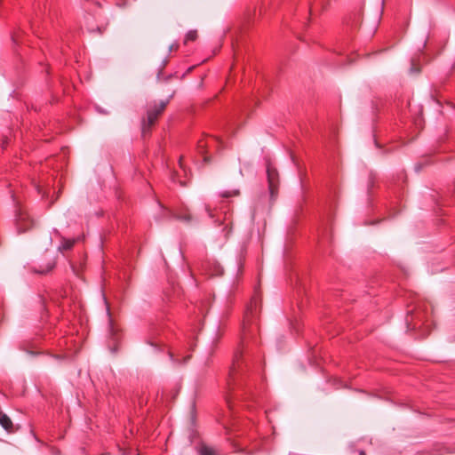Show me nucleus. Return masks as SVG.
I'll return each instance as SVG.
<instances>
[{"label": "nucleus", "mask_w": 455, "mask_h": 455, "mask_svg": "<svg viewBox=\"0 0 455 455\" xmlns=\"http://www.w3.org/2000/svg\"><path fill=\"white\" fill-rule=\"evenodd\" d=\"M261 310V298L255 294L246 307L242 330V348L235 355L227 379L229 393L243 387L246 377L251 371L255 359L253 347L258 345L259 316Z\"/></svg>", "instance_id": "1"}, {"label": "nucleus", "mask_w": 455, "mask_h": 455, "mask_svg": "<svg viewBox=\"0 0 455 455\" xmlns=\"http://www.w3.org/2000/svg\"><path fill=\"white\" fill-rule=\"evenodd\" d=\"M173 95L174 92H172L168 99L161 100L158 103L154 101L148 105L147 116L141 120V134L144 138L150 134L151 127L155 125L158 117L163 114Z\"/></svg>", "instance_id": "2"}, {"label": "nucleus", "mask_w": 455, "mask_h": 455, "mask_svg": "<svg viewBox=\"0 0 455 455\" xmlns=\"http://www.w3.org/2000/svg\"><path fill=\"white\" fill-rule=\"evenodd\" d=\"M204 210L211 219L216 218L214 221L218 223V226L225 225L224 230L232 224L231 213L228 210H221L219 212L212 209L209 204H205Z\"/></svg>", "instance_id": "3"}, {"label": "nucleus", "mask_w": 455, "mask_h": 455, "mask_svg": "<svg viewBox=\"0 0 455 455\" xmlns=\"http://www.w3.org/2000/svg\"><path fill=\"white\" fill-rule=\"evenodd\" d=\"M267 176L268 182V189L270 193L271 200H274L277 191H278V184H279V176L276 169L274 167L267 165Z\"/></svg>", "instance_id": "4"}, {"label": "nucleus", "mask_w": 455, "mask_h": 455, "mask_svg": "<svg viewBox=\"0 0 455 455\" xmlns=\"http://www.w3.org/2000/svg\"><path fill=\"white\" fill-rule=\"evenodd\" d=\"M34 225L33 220L26 213L20 212L16 217V227L19 233L26 232L30 229Z\"/></svg>", "instance_id": "5"}, {"label": "nucleus", "mask_w": 455, "mask_h": 455, "mask_svg": "<svg viewBox=\"0 0 455 455\" xmlns=\"http://www.w3.org/2000/svg\"><path fill=\"white\" fill-rule=\"evenodd\" d=\"M164 216L169 219H175L178 220H181L187 223H189L192 221L193 218L192 216L188 212H174L172 210L164 209Z\"/></svg>", "instance_id": "6"}, {"label": "nucleus", "mask_w": 455, "mask_h": 455, "mask_svg": "<svg viewBox=\"0 0 455 455\" xmlns=\"http://www.w3.org/2000/svg\"><path fill=\"white\" fill-rule=\"evenodd\" d=\"M0 425L8 433H14L16 431V427H14L10 417L7 416L5 413H4L1 410H0Z\"/></svg>", "instance_id": "7"}, {"label": "nucleus", "mask_w": 455, "mask_h": 455, "mask_svg": "<svg viewBox=\"0 0 455 455\" xmlns=\"http://www.w3.org/2000/svg\"><path fill=\"white\" fill-rule=\"evenodd\" d=\"M197 451L199 455H219L213 448L209 447L204 443H202L198 447Z\"/></svg>", "instance_id": "8"}, {"label": "nucleus", "mask_w": 455, "mask_h": 455, "mask_svg": "<svg viewBox=\"0 0 455 455\" xmlns=\"http://www.w3.org/2000/svg\"><path fill=\"white\" fill-rule=\"evenodd\" d=\"M74 244H75L74 239H67V238L62 237L61 244L59 247V249L60 251H68V250H70L74 246Z\"/></svg>", "instance_id": "9"}, {"label": "nucleus", "mask_w": 455, "mask_h": 455, "mask_svg": "<svg viewBox=\"0 0 455 455\" xmlns=\"http://www.w3.org/2000/svg\"><path fill=\"white\" fill-rule=\"evenodd\" d=\"M146 342L156 348H158L163 345L162 341L156 340L151 334L148 335V337L146 339Z\"/></svg>", "instance_id": "10"}, {"label": "nucleus", "mask_w": 455, "mask_h": 455, "mask_svg": "<svg viewBox=\"0 0 455 455\" xmlns=\"http://www.w3.org/2000/svg\"><path fill=\"white\" fill-rule=\"evenodd\" d=\"M197 38V31L190 30L187 33L184 40V44H187L189 41H196Z\"/></svg>", "instance_id": "11"}, {"label": "nucleus", "mask_w": 455, "mask_h": 455, "mask_svg": "<svg viewBox=\"0 0 455 455\" xmlns=\"http://www.w3.org/2000/svg\"><path fill=\"white\" fill-rule=\"evenodd\" d=\"M54 266H55L54 261H51L47 264L45 268L35 269V272L39 273V274H46V273L50 272L54 267Z\"/></svg>", "instance_id": "12"}, {"label": "nucleus", "mask_w": 455, "mask_h": 455, "mask_svg": "<svg viewBox=\"0 0 455 455\" xmlns=\"http://www.w3.org/2000/svg\"><path fill=\"white\" fill-rule=\"evenodd\" d=\"M239 195V190L226 191L220 194L221 197L228 198Z\"/></svg>", "instance_id": "13"}, {"label": "nucleus", "mask_w": 455, "mask_h": 455, "mask_svg": "<svg viewBox=\"0 0 455 455\" xmlns=\"http://www.w3.org/2000/svg\"><path fill=\"white\" fill-rule=\"evenodd\" d=\"M88 29H89V31L91 33H95L96 32V33H98L100 35H101L105 31V28L99 27V26H97L95 28H88Z\"/></svg>", "instance_id": "14"}, {"label": "nucleus", "mask_w": 455, "mask_h": 455, "mask_svg": "<svg viewBox=\"0 0 455 455\" xmlns=\"http://www.w3.org/2000/svg\"><path fill=\"white\" fill-rule=\"evenodd\" d=\"M20 38V31H15V32L12 33V40L13 41L14 44H19Z\"/></svg>", "instance_id": "15"}, {"label": "nucleus", "mask_w": 455, "mask_h": 455, "mask_svg": "<svg viewBox=\"0 0 455 455\" xmlns=\"http://www.w3.org/2000/svg\"><path fill=\"white\" fill-rule=\"evenodd\" d=\"M197 147L203 152V150L206 148V143L204 140H199Z\"/></svg>", "instance_id": "16"}, {"label": "nucleus", "mask_w": 455, "mask_h": 455, "mask_svg": "<svg viewBox=\"0 0 455 455\" xmlns=\"http://www.w3.org/2000/svg\"><path fill=\"white\" fill-rule=\"evenodd\" d=\"M179 47V44L177 43L175 44H172L171 46H170V51H172V50H177Z\"/></svg>", "instance_id": "17"}, {"label": "nucleus", "mask_w": 455, "mask_h": 455, "mask_svg": "<svg viewBox=\"0 0 455 455\" xmlns=\"http://www.w3.org/2000/svg\"><path fill=\"white\" fill-rule=\"evenodd\" d=\"M168 355H169V356H170V359H171L172 361L175 362V359H174L173 354H172V352H170V351H169V352H168Z\"/></svg>", "instance_id": "18"}, {"label": "nucleus", "mask_w": 455, "mask_h": 455, "mask_svg": "<svg viewBox=\"0 0 455 455\" xmlns=\"http://www.w3.org/2000/svg\"><path fill=\"white\" fill-rule=\"evenodd\" d=\"M161 75H162V69L159 70L158 74H157V80L160 81L161 80Z\"/></svg>", "instance_id": "19"}, {"label": "nucleus", "mask_w": 455, "mask_h": 455, "mask_svg": "<svg viewBox=\"0 0 455 455\" xmlns=\"http://www.w3.org/2000/svg\"><path fill=\"white\" fill-rule=\"evenodd\" d=\"M417 317H419V321H422L421 314L419 311L417 312Z\"/></svg>", "instance_id": "20"}, {"label": "nucleus", "mask_w": 455, "mask_h": 455, "mask_svg": "<svg viewBox=\"0 0 455 455\" xmlns=\"http://www.w3.org/2000/svg\"><path fill=\"white\" fill-rule=\"evenodd\" d=\"M172 76V75H169L168 76H166V77L164 78V80H165V81H168Z\"/></svg>", "instance_id": "21"}, {"label": "nucleus", "mask_w": 455, "mask_h": 455, "mask_svg": "<svg viewBox=\"0 0 455 455\" xmlns=\"http://www.w3.org/2000/svg\"><path fill=\"white\" fill-rule=\"evenodd\" d=\"M359 455H366V453H365V451H359Z\"/></svg>", "instance_id": "22"}, {"label": "nucleus", "mask_w": 455, "mask_h": 455, "mask_svg": "<svg viewBox=\"0 0 455 455\" xmlns=\"http://www.w3.org/2000/svg\"><path fill=\"white\" fill-rule=\"evenodd\" d=\"M226 399H227V403H228V404L230 406L229 397H227Z\"/></svg>", "instance_id": "23"}, {"label": "nucleus", "mask_w": 455, "mask_h": 455, "mask_svg": "<svg viewBox=\"0 0 455 455\" xmlns=\"http://www.w3.org/2000/svg\"><path fill=\"white\" fill-rule=\"evenodd\" d=\"M204 161H205V162H208V161H209V157L205 156V157H204Z\"/></svg>", "instance_id": "24"}, {"label": "nucleus", "mask_w": 455, "mask_h": 455, "mask_svg": "<svg viewBox=\"0 0 455 455\" xmlns=\"http://www.w3.org/2000/svg\"><path fill=\"white\" fill-rule=\"evenodd\" d=\"M417 327V323H413V328H416Z\"/></svg>", "instance_id": "25"}, {"label": "nucleus", "mask_w": 455, "mask_h": 455, "mask_svg": "<svg viewBox=\"0 0 455 455\" xmlns=\"http://www.w3.org/2000/svg\"><path fill=\"white\" fill-rule=\"evenodd\" d=\"M180 165L182 167L181 158L180 159Z\"/></svg>", "instance_id": "26"}]
</instances>
